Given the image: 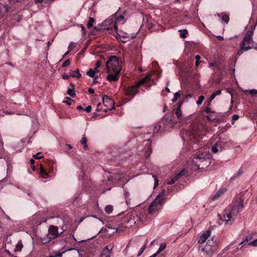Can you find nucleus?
<instances>
[{"label": "nucleus", "mask_w": 257, "mask_h": 257, "mask_svg": "<svg viewBox=\"0 0 257 257\" xmlns=\"http://www.w3.org/2000/svg\"><path fill=\"white\" fill-rule=\"evenodd\" d=\"M181 103H180L179 105L177 108L176 109V110L175 111V114H176V116L177 117V118L179 120H182L184 119V118L187 117L188 116H184L182 115V111L181 110Z\"/></svg>", "instance_id": "obj_18"}, {"label": "nucleus", "mask_w": 257, "mask_h": 257, "mask_svg": "<svg viewBox=\"0 0 257 257\" xmlns=\"http://www.w3.org/2000/svg\"><path fill=\"white\" fill-rule=\"evenodd\" d=\"M142 215V212L141 211L134 212L127 217L126 221L132 226L138 225L143 222Z\"/></svg>", "instance_id": "obj_5"}, {"label": "nucleus", "mask_w": 257, "mask_h": 257, "mask_svg": "<svg viewBox=\"0 0 257 257\" xmlns=\"http://www.w3.org/2000/svg\"><path fill=\"white\" fill-rule=\"evenodd\" d=\"M63 102L67 103L69 105H70L72 104V100L70 98L66 97V100L63 101Z\"/></svg>", "instance_id": "obj_47"}, {"label": "nucleus", "mask_w": 257, "mask_h": 257, "mask_svg": "<svg viewBox=\"0 0 257 257\" xmlns=\"http://www.w3.org/2000/svg\"><path fill=\"white\" fill-rule=\"evenodd\" d=\"M248 245H251V246H257V239H255L254 240H253L252 241L250 242L248 244Z\"/></svg>", "instance_id": "obj_49"}, {"label": "nucleus", "mask_w": 257, "mask_h": 257, "mask_svg": "<svg viewBox=\"0 0 257 257\" xmlns=\"http://www.w3.org/2000/svg\"><path fill=\"white\" fill-rule=\"evenodd\" d=\"M205 111L206 113L207 114H210L211 113H212V112H214L213 111L211 110V108L210 107H206L205 110ZM210 114H209V115L207 116V117L208 118V119L209 120H212L210 118Z\"/></svg>", "instance_id": "obj_41"}, {"label": "nucleus", "mask_w": 257, "mask_h": 257, "mask_svg": "<svg viewBox=\"0 0 257 257\" xmlns=\"http://www.w3.org/2000/svg\"><path fill=\"white\" fill-rule=\"evenodd\" d=\"M211 151L214 153H216L218 152L217 145L216 143L211 147Z\"/></svg>", "instance_id": "obj_46"}, {"label": "nucleus", "mask_w": 257, "mask_h": 257, "mask_svg": "<svg viewBox=\"0 0 257 257\" xmlns=\"http://www.w3.org/2000/svg\"><path fill=\"white\" fill-rule=\"evenodd\" d=\"M248 238H246L244 240H243L242 241H241V242L240 243V244H239V246H238V247H237L236 248V249H239V248H241L242 247V246H240V245H241L242 244H243V243H244V242H248Z\"/></svg>", "instance_id": "obj_51"}, {"label": "nucleus", "mask_w": 257, "mask_h": 257, "mask_svg": "<svg viewBox=\"0 0 257 257\" xmlns=\"http://www.w3.org/2000/svg\"><path fill=\"white\" fill-rule=\"evenodd\" d=\"M41 154V152H39L37 154L34 155L33 156V157L34 159H35L41 158L43 157V156H40Z\"/></svg>", "instance_id": "obj_50"}, {"label": "nucleus", "mask_w": 257, "mask_h": 257, "mask_svg": "<svg viewBox=\"0 0 257 257\" xmlns=\"http://www.w3.org/2000/svg\"><path fill=\"white\" fill-rule=\"evenodd\" d=\"M70 85L72 86V88H68V89L67 90V94H68L70 96L73 97L75 96V93L74 92V85L72 83H71Z\"/></svg>", "instance_id": "obj_26"}, {"label": "nucleus", "mask_w": 257, "mask_h": 257, "mask_svg": "<svg viewBox=\"0 0 257 257\" xmlns=\"http://www.w3.org/2000/svg\"><path fill=\"white\" fill-rule=\"evenodd\" d=\"M167 244L166 243H163L161 244L160 245V247L158 249V250L157 251V252L159 254L161 251H162L163 250L165 249L166 247Z\"/></svg>", "instance_id": "obj_37"}, {"label": "nucleus", "mask_w": 257, "mask_h": 257, "mask_svg": "<svg viewBox=\"0 0 257 257\" xmlns=\"http://www.w3.org/2000/svg\"><path fill=\"white\" fill-rule=\"evenodd\" d=\"M155 178V183H154V187H157L158 186L159 184V181L158 179L156 178L155 176H153Z\"/></svg>", "instance_id": "obj_54"}, {"label": "nucleus", "mask_w": 257, "mask_h": 257, "mask_svg": "<svg viewBox=\"0 0 257 257\" xmlns=\"http://www.w3.org/2000/svg\"><path fill=\"white\" fill-rule=\"evenodd\" d=\"M214 243L213 242V238L211 239H208L207 245L206 246L212 247L214 245Z\"/></svg>", "instance_id": "obj_45"}, {"label": "nucleus", "mask_w": 257, "mask_h": 257, "mask_svg": "<svg viewBox=\"0 0 257 257\" xmlns=\"http://www.w3.org/2000/svg\"><path fill=\"white\" fill-rule=\"evenodd\" d=\"M243 199L238 198L234 202L231 208V212L235 213L236 214L241 212L243 208Z\"/></svg>", "instance_id": "obj_9"}, {"label": "nucleus", "mask_w": 257, "mask_h": 257, "mask_svg": "<svg viewBox=\"0 0 257 257\" xmlns=\"http://www.w3.org/2000/svg\"><path fill=\"white\" fill-rule=\"evenodd\" d=\"M217 38L219 40V41H222L223 40L224 38L223 37L221 36H217Z\"/></svg>", "instance_id": "obj_60"}, {"label": "nucleus", "mask_w": 257, "mask_h": 257, "mask_svg": "<svg viewBox=\"0 0 257 257\" xmlns=\"http://www.w3.org/2000/svg\"><path fill=\"white\" fill-rule=\"evenodd\" d=\"M10 0H0V19L7 14L11 8Z\"/></svg>", "instance_id": "obj_8"}, {"label": "nucleus", "mask_w": 257, "mask_h": 257, "mask_svg": "<svg viewBox=\"0 0 257 257\" xmlns=\"http://www.w3.org/2000/svg\"><path fill=\"white\" fill-rule=\"evenodd\" d=\"M109 74L106 77V79L109 81H116L118 80V77L120 73L119 72H112L108 73Z\"/></svg>", "instance_id": "obj_16"}, {"label": "nucleus", "mask_w": 257, "mask_h": 257, "mask_svg": "<svg viewBox=\"0 0 257 257\" xmlns=\"http://www.w3.org/2000/svg\"><path fill=\"white\" fill-rule=\"evenodd\" d=\"M40 173L41 175H44V176L48 175L47 172L45 170L44 167L42 165H40Z\"/></svg>", "instance_id": "obj_36"}, {"label": "nucleus", "mask_w": 257, "mask_h": 257, "mask_svg": "<svg viewBox=\"0 0 257 257\" xmlns=\"http://www.w3.org/2000/svg\"><path fill=\"white\" fill-rule=\"evenodd\" d=\"M59 233L58 232V227L55 225H50L48 228V233L47 237L51 240L58 237Z\"/></svg>", "instance_id": "obj_10"}, {"label": "nucleus", "mask_w": 257, "mask_h": 257, "mask_svg": "<svg viewBox=\"0 0 257 257\" xmlns=\"http://www.w3.org/2000/svg\"><path fill=\"white\" fill-rule=\"evenodd\" d=\"M235 214V213H232L231 210L230 212L227 213L226 214H224V215H223L224 218L222 219V220L223 221L228 222L229 220H230L232 214L234 215Z\"/></svg>", "instance_id": "obj_23"}, {"label": "nucleus", "mask_w": 257, "mask_h": 257, "mask_svg": "<svg viewBox=\"0 0 257 257\" xmlns=\"http://www.w3.org/2000/svg\"><path fill=\"white\" fill-rule=\"evenodd\" d=\"M151 76L150 75H148L144 77L143 78L141 79L139 82L138 83V84L140 86L141 85L145 83L146 82L148 81L150 79Z\"/></svg>", "instance_id": "obj_27"}, {"label": "nucleus", "mask_w": 257, "mask_h": 257, "mask_svg": "<svg viewBox=\"0 0 257 257\" xmlns=\"http://www.w3.org/2000/svg\"><path fill=\"white\" fill-rule=\"evenodd\" d=\"M221 90H217L216 91L214 92V93H213L210 97V100L212 101L213 99H214L215 98V97L216 96L220 95L221 94Z\"/></svg>", "instance_id": "obj_33"}, {"label": "nucleus", "mask_w": 257, "mask_h": 257, "mask_svg": "<svg viewBox=\"0 0 257 257\" xmlns=\"http://www.w3.org/2000/svg\"><path fill=\"white\" fill-rule=\"evenodd\" d=\"M232 118L233 120H236L239 118V115L237 114H234L233 115Z\"/></svg>", "instance_id": "obj_55"}, {"label": "nucleus", "mask_w": 257, "mask_h": 257, "mask_svg": "<svg viewBox=\"0 0 257 257\" xmlns=\"http://www.w3.org/2000/svg\"><path fill=\"white\" fill-rule=\"evenodd\" d=\"M202 250L209 256H211L213 254V251L212 247L205 246L202 248Z\"/></svg>", "instance_id": "obj_20"}, {"label": "nucleus", "mask_w": 257, "mask_h": 257, "mask_svg": "<svg viewBox=\"0 0 257 257\" xmlns=\"http://www.w3.org/2000/svg\"><path fill=\"white\" fill-rule=\"evenodd\" d=\"M211 235V232L210 230H206L202 233L200 235L199 239H198V242L200 244L205 242L208 238Z\"/></svg>", "instance_id": "obj_15"}, {"label": "nucleus", "mask_w": 257, "mask_h": 257, "mask_svg": "<svg viewBox=\"0 0 257 257\" xmlns=\"http://www.w3.org/2000/svg\"><path fill=\"white\" fill-rule=\"evenodd\" d=\"M115 20L114 22H115L116 25L117 26L119 24H122L124 23L125 21L124 18L123 16H120L117 17V16L115 14Z\"/></svg>", "instance_id": "obj_21"}, {"label": "nucleus", "mask_w": 257, "mask_h": 257, "mask_svg": "<svg viewBox=\"0 0 257 257\" xmlns=\"http://www.w3.org/2000/svg\"><path fill=\"white\" fill-rule=\"evenodd\" d=\"M115 15H113L110 16L108 19L105 20L103 23V29L107 30H110L111 32L115 31L117 34L120 36L124 38H131L135 37L134 36H131L128 33H123L121 31H118L117 26L115 22Z\"/></svg>", "instance_id": "obj_1"}, {"label": "nucleus", "mask_w": 257, "mask_h": 257, "mask_svg": "<svg viewBox=\"0 0 257 257\" xmlns=\"http://www.w3.org/2000/svg\"><path fill=\"white\" fill-rule=\"evenodd\" d=\"M77 44L74 42H71L68 47L69 51H71L74 48L76 47Z\"/></svg>", "instance_id": "obj_39"}, {"label": "nucleus", "mask_w": 257, "mask_h": 257, "mask_svg": "<svg viewBox=\"0 0 257 257\" xmlns=\"http://www.w3.org/2000/svg\"><path fill=\"white\" fill-rule=\"evenodd\" d=\"M23 247V245L21 240H20L16 245L15 251H20Z\"/></svg>", "instance_id": "obj_28"}, {"label": "nucleus", "mask_w": 257, "mask_h": 257, "mask_svg": "<svg viewBox=\"0 0 257 257\" xmlns=\"http://www.w3.org/2000/svg\"><path fill=\"white\" fill-rule=\"evenodd\" d=\"M179 31L180 32V36L181 38H185L187 37V35L188 33L187 30H180Z\"/></svg>", "instance_id": "obj_32"}, {"label": "nucleus", "mask_w": 257, "mask_h": 257, "mask_svg": "<svg viewBox=\"0 0 257 257\" xmlns=\"http://www.w3.org/2000/svg\"><path fill=\"white\" fill-rule=\"evenodd\" d=\"M69 76H70L68 75V74H65L62 76V78H63V79L66 80L69 78Z\"/></svg>", "instance_id": "obj_58"}, {"label": "nucleus", "mask_w": 257, "mask_h": 257, "mask_svg": "<svg viewBox=\"0 0 257 257\" xmlns=\"http://www.w3.org/2000/svg\"><path fill=\"white\" fill-rule=\"evenodd\" d=\"M146 245H147V243H146L144 245H143L142 246V247L141 248V249H140V250L138 252V256H140L144 252V250L146 248Z\"/></svg>", "instance_id": "obj_44"}, {"label": "nucleus", "mask_w": 257, "mask_h": 257, "mask_svg": "<svg viewBox=\"0 0 257 257\" xmlns=\"http://www.w3.org/2000/svg\"><path fill=\"white\" fill-rule=\"evenodd\" d=\"M227 189L225 188H222L220 189L219 190L217 191L215 194L212 197L213 200H215L218 199L222 194H223L225 192H226Z\"/></svg>", "instance_id": "obj_17"}, {"label": "nucleus", "mask_w": 257, "mask_h": 257, "mask_svg": "<svg viewBox=\"0 0 257 257\" xmlns=\"http://www.w3.org/2000/svg\"><path fill=\"white\" fill-rule=\"evenodd\" d=\"M253 31H251L247 32L246 34L241 43V46H242V49H244V48H246L248 46H249V44L252 41V36L253 35Z\"/></svg>", "instance_id": "obj_11"}, {"label": "nucleus", "mask_w": 257, "mask_h": 257, "mask_svg": "<svg viewBox=\"0 0 257 257\" xmlns=\"http://www.w3.org/2000/svg\"><path fill=\"white\" fill-rule=\"evenodd\" d=\"M163 204L162 200H160L159 197H156L149 207V214L153 215L159 211L161 209Z\"/></svg>", "instance_id": "obj_6"}, {"label": "nucleus", "mask_w": 257, "mask_h": 257, "mask_svg": "<svg viewBox=\"0 0 257 257\" xmlns=\"http://www.w3.org/2000/svg\"><path fill=\"white\" fill-rule=\"evenodd\" d=\"M180 91H178V92L175 93L174 94V98L172 99V101L173 102H176L178 98L179 97H180Z\"/></svg>", "instance_id": "obj_40"}, {"label": "nucleus", "mask_w": 257, "mask_h": 257, "mask_svg": "<svg viewBox=\"0 0 257 257\" xmlns=\"http://www.w3.org/2000/svg\"><path fill=\"white\" fill-rule=\"evenodd\" d=\"M139 86V84L137 83L128 87L125 90L126 94L133 97L138 93Z\"/></svg>", "instance_id": "obj_13"}, {"label": "nucleus", "mask_w": 257, "mask_h": 257, "mask_svg": "<svg viewBox=\"0 0 257 257\" xmlns=\"http://www.w3.org/2000/svg\"><path fill=\"white\" fill-rule=\"evenodd\" d=\"M192 162L197 167V169H200L204 168L205 166H208L210 163V160L207 154H196L193 156Z\"/></svg>", "instance_id": "obj_3"}, {"label": "nucleus", "mask_w": 257, "mask_h": 257, "mask_svg": "<svg viewBox=\"0 0 257 257\" xmlns=\"http://www.w3.org/2000/svg\"><path fill=\"white\" fill-rule=\"evenodd\" d=\"M176 179L175 177L171 178L170 180H169L167 182L168 184L171 185L174 184L176 181Z\"/></svg>", "instance_id": "obj_52"}, {"label": "nucleus", "mask_w": 257, "mask_h": 257, "mask_svg": "<svg viewBox=\"0 0 257 257\" xmlns=\"http://www.w3.org/2000/svg\"><path fill=\"white\" fill-rule=\"evenodd\" d=\"M245 92L248 93L252 97H254L257 95V90L256 89L246 90Z\"/></svg>", "instance_id": "obj_29"}, {"label": "nucleus", "mask_w": 257, "mask_h": 257, "mask_svg": "<svg viewBox=\"0 0 257 257\" xmlns=\"http://www.w3.org/2000/svg\"><path fill=\"white\" fill-rule=\"evenodd\" d=\"M113 211V206L110 205H107L105 207V211L107 213H110L112 212Z\"/></svg>", "instance_id": "obj_38"}, {"label": "nucleus", "mask_w": 257, "mask_h": 257, "mask_svg": "<svg viewBox=\"0 0 257 257\" xmlns=\"http://www.w3.org/2000/svg\"><path fill=\"white\" fill-rule=\"evenodd\" d=\"M113 247V243H109L102 249L100 257H110Z\"/></svg>", "instance_id": "obj_12"}, {"label": "nucleus", "mask_w": 257, "mask_h": 257, "mask_svg": "<svg viewBox=\"0 0 257 257\" xmlns=\"http://www.w3.org/2000/svg\"><path fill=\"white\" fill-rule=\"evenodd\" d=\"M250 49H251V47L250 46H248V47H247L246 48H244V49H242V46H241L240 49L237 53V56L238 57L240 56L242 54L243 51H247V50H249Z\"/></svg>", "instance_id": "obj_31"}, {"label": "nucleus", "mask_w": 257, "mask_h": 257, "mask_svg": "<svg viewBox=\"0 0 257 257\" xmlns=\"http://www.w3.org/2000/svg\"><path fill=\"white\" fill-rule=\"evenodd\" d=\"M88 92H89V93H90V94H93V93H94V89H92V88H89V89H88Z\"/></svg>", "instance_id": "obj_59"}, {"label": "nucleus", "mask_w": 257, "mask_h": 257, "mask_svg": "<svg viewBox=\"0 0 257 257\" xmlns=\"http://www.w3.org/2000/svg\"><path fill=\"white\" fill-rule=\"evenodd\" d=\"M195 58L196 60V61H199L200 59V56L198 55H197L195 56Z\"/></svg>", "instance_id": "obj_63"}, {"label": "nucleus", "mask_w": 257, "mask_h": 257, "mask_svg": "<svg viewBox=\"0 0 257 257\" xmlns=\"http://www.w3.org/2000/svg\"><path fill=\"white\" fill-rule=\"evenodd\" d=\"M159 253L156 251L155 253L149 257H156Z\"/></svg>", "instance_id": "obj_64"}, {"label": "nucleus", "mask_w": 257, "mask_h": 257, "mask_svg": "<svg viewBox=\"0 0 257 257\" xmlns=\"http://www.w3.org/2000/svg\"><path fill=\"white\" fill-rule=\"evenodd\" d=\"M190 139L195 140L197 142H199L202 139L201 131L198 125L193 124L192 126L191 130L189 133Z\"/></svg>", "instance_id": "obj_7"}, {"label": "nucleus", "mask_w": 257, "mask_h": 257, "mask_svg": "<svg viewBox=\"0 0 257 257\" xmlns=\"http://www.w3.org/2000/svg\"><path fill=\"white\" fill-rule=\"evenodd\" d=\"M91 110V106L90 105H88L87 106L86 108H85V111L87 112H90Z\"/></svg>", "instance_id": "obj_56"}, {"label": "nucleus", "mask_w": 257, "mask_h": 257, "mask_svg": "<svg viewBox=\"0 0 257 257\" xmlns=\"http://www.w3.org/2000/svg\"><path fill=\"white\" fill-rule=\"evenodd\" d=\"M186 173V170L185 169L182 170L180 172L177 174L174 177L176 179V180H178L180 178V177L183 176Z\"/></svg>", "instance_id": "obj_35"}, {"label": "nucleus", "mask_w": 257, "mask_h": 257, "mask_svg": "<svg viewBox=\"0 0 257 257\" xmlns=\"http://www.w3.org/2000/svg\"><path fill=\"white\" fill-rule=\"evenodd\" d=\"M102 99L104 108L102 109L101 107H100V106L101 105V103L99 102L97 105L96 111H100L102 110L105 112H106L107 110H110L114 108V102L113 100L105 95L102 96Z\"/></svg>", "instance_id": "obj_4"}, {"label": "nucleus", "mask_w": 257, "mask_h": 257, "mask_svg": "<svg viewBox=\"0 0 257 257\" xmlns=\"http://www.w3.org/2000/svg\"><path fill=\"white\" fill-rule=\"evenodd\" d=\"M143 145H145L147 146V148L145 149V157L146 158L149 157L150 155L151 154L152 151V148L151 147V143L150 142V140H148V141H144L143 142Z\"/></svg>", "instance_id": "obj_14"}, {"label": "nucleus", "mask_w": 257, "mask_h": 257, "mask_svg": "<svg viewBox=\"0 0 257 257\" xmlns=\"http://www.w3.org/2000/svg\"><path fill=\"white\" fill-rule=\"evenodd\" d=\"M100 66H101V62L99 60L97 61L96 63V65H95V67L99 68L100 67Z\"/></svg>", "instance_id": "obj_57"}, {"label": "nucleus", "mask_w": 257, "mask_h": 257, "mask_svg": "<svg viewBox=\"0 0 257 257\" xmlns=\"http://www.w3.org/2000/svg\"><path fill=\"white\" fill-rule=\"evenodd\" d=\"M87 139L85 136V135H83L81 140H80V143L82 145H83V149L85 150H87L88 149V147L87 145Z\"/></svg>", "instance_id": "obj_24"}, {"label": "nucleus", "mask_w": 257, "mask_h": 257, "mask_svg": "<svg viewBox=\"0 0 257 257\" xmlns=\"http://www.w3.org/2000/svg\"><path fill=\"white\" fill-rule=\"evenodd\" d=\"M98 68L95 67L93 69H92L93 71L94 72V74L98 72Z\"/></svg>", "instance_id": "obj_61"}, {"label": "nucleus", "mask_w": 257, "mask_h": 257, "mask_svg": "<svg viewBox=\"0 0 257 257\" xmlns=\"http://www.w3.org/2000/svg\"><path fill=\"white\" fill-rule=\"evenodd\" d=\"M165 196H166L165 190L163 189L162 190V191L161 192V193L160 194H158L157 197H159L160 200H162V202L164 203V201L166 199Z\"/></svg>", "instance_id": "obj_30"}, {"label": "nucleus", "mask_w": 257, "mask_h": 257, "mask_svg": "<svg viewBox=\"0 0 257 257\" xmlns=\"http://www.w3.org/2000/svg\"><path fill=\"white\" fill-rule=\"evenodd\" d=\"M121 62L115 56L110 57L106 63L107 73L119 72L121 70Z\"/></svg>", "instance_id": "obj_2"}, {"label": "nucleus", "mask_w": 257, "mask_h": 257, "mask_svg": "<svg viewBox=\"0 0 257 257\" xmlns=\"http://www.w3.org/2000/svg\"><path fill=\"white\" fill-rule=\"evenodd\" d=\"M204 97L203 95H201L199 97L198 100L197 101L196 103L198 105L201 104L203 101L204 100Z\"/></svg>", "instance_id": "obj_43"}, {"label": "nucleus", "mask_w": 257, "mask_h": 257, "mask_svg": "<svg viewBox=\"0 0 257 257\" xmlns=\"http://www.w3.org/2000/svg\"><path fill=\"white\" fill-rule=\"evenodd\" d=\"M94 22V19L93 18L89 17V20L87 24V27L88 29L91 28L93 26V23Z\"/></svg>", "instance_id": "obj_34"}, {"label": "nucleus", "mask_w": 257, "mask_h": 257, "mask_svg": "<svg viewBox=\"0 0 257 257\" xmlns=\"http://www.w3.org/2000/svg\"><path fill=\"white\" fill-rule=\"evenodd\" d=\"M96 79H97V78H96V77L94 78L92 84H95L97 82Z\"/></svg>", "instance_id": "obj_62"}, {"label": "nucleus", "mask_w": 257, "mask_h": 257, "mask_svg": "<svg viewBox=\"0 0 257 257\" xmlns=\"http://www.w3.org/2000/svg\"><path fill=\"white\" fill-rule=\"evenodd\" d=\"M35 2L36 4H41L44 3V2L45 3H48L49 2H47L46 0H35Z\"/></svg>", "instance_id": "obj_53"}, {"label": "nucleus", "mask_w": 257, "mask_h": 257, "mask_svg": "<svg viewBox=\"0 0 257 257\" xmlns=\"http://www.w3.org/2000/svg\"><path fill=\"white\" fill-rule=\"evenodd\" d=\"M86 74L90 77H94L95 75L92 69L91 68L89 69V70L86 72Z\"/></svg>", "instance_id": "obj_42"}, {"label": "nucleus", "mask_w": 257, "mask_h": 257, "mask_svg": "<svg viewBox=\"0 0 257 257\" xmlns=\"http://www.w3.org/2000/svg\"><path fill=\"white\" fill-rule=\"evenodd\" d=\"M218 16L219 17L222 18V20L223 21H224L226 24H227L229 21V18L228 15L226 14H218Z\"/></svg>", "instance_id": "obj_25"}, {"label": "nucleus", "mask_w": 257, "mask_h": 257, "mask_svg": "<svg viewBox=\"0 0 257 257\" xmlns=\"http://www.w3.org/2000/svg\"><path fill=\"white\" fill-rule=\"evenodd\" d=\"M69 75L73 77H76L79 78L81 76V74L79 73L78 69H76L75 70H70L69 72Z\"/></svg>", "instance_id": "obj_19"}, {"label": "nucleus", "mask_w": 257, "mask_h": 257, "mask_svg": "<svg viewBox=\"0 0 257 257\" xmlns=\"http://www.w3.org/2000/svg\"><path fill=\"white\" fill-rule=\"evenodd\" d=\"M243 171L239 169L235 174H234L230 178L231 181H233L240 177L243 174Z\"/></svg>", "instance_id": "obj_22"}, {"label": "nucleus", "mask_w": 257, "mask_h": 257, "mask_svg": "<svg viewBox=\"0 0 257 257\" xmlns=\"http://www.w3.org/2000/svg\"><path fill=\"white\" fill-rule=\"evenodd\" d=\"M70 63V60L69 59H67L62 64V67H65L66 66H68V65H69Z\"/></svg>", "instance_id": "obj_48"}]
</instances>
